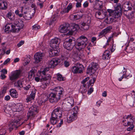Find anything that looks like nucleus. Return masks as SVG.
Wrapping results in <instances>:
<instances>
[{
  "label": "nucleus",
  "mask_w": 135,
  "mask_h": 135,
  "mask_svg": "<svg viewBox=\"0 0 135 135\" xmlns=\"http://www.w3.org/2000/svg\"><path fill=\"white\" fill-rule=\"evenodd\" d=\"M58 48H55L53 49V50L51 49L49 51V53L50 57L56 56L58 55L60 51L59 49L57 50Z\"/></svg>",
  "instance_id": "19"
},
{
  "label": "nucleus",
  "mask_w": 135,
  "mask_h": 135,
  "mask_svg": "<svg viewBox=\"0 0 135 135\" xmlns=\"http://www.w3.org/2000/svg\"><path fill=\"white\" fill-rule=\"evenodd\" d=\"M115 49V46H114V45L113 44L110 50L112 52H113Z\"/></svg>",
  "instance_id": "64"
},
{
  "label": "nucleus",
  "mask_w": 135,
  "mask_h": 135,
  "mask_svg": "<svg viewBox=\"0 0 135 135\" xmlns=\"http://www.w3.org/2000/svg\"><path fill=\"white\" fill-rule=\"evenodd\" d=\"M21 71L20 70H17L13 72L10 76V79L11 80H14L18 78L20 75Z\"/></svg>",
  "instance_id": "14"
},
{
  "label": "nucleus",
  "mask_w": 135,
  "mask_h": 135,
  "mask_svg": "<svg viewBox=\"0 0 135 135\" xmlns=\"http://www.w3.org/2000/svg\"><path fill=\"white\" fill-rule=\"evenodd\" d=\"M48 99V96L46 94L42 95L39 98L37 101V103L39 105H41L44 104Z\"/></svg>",
  "instance_id": "12"
},
{
  "label": "nucleus",
  "mask_w": 135,
  "mask_h": 135,
  "mask_svg": "<svg viewBox=\"0 0 135 135\" xmlns=\"http://www.w3.org/2000/svg\"><path fill=\"white\" fill-rule=\"evenodd\" d=\"M20 121V119H18L17 120H12L11 121V123L9 125V129L11 130L13 129L14 127H15V124L17 123Z\"/></svg>",
  "instance_id": "29"
},
{
  "label": "nucleus",
  "mask_w": 135,
  "mask_h": 135,
  "mask_svg": "<svg viewBox=\"0 0 135 135\" xmlns=\"http://www.w3.org/2000/svg\"><path fill=\"white\" fill-rule=\"evenodd\" d=\"M63 120L62 119H61L60 120V122L59 123V124L57 125L56 127H60L61 126L62 124H63Z\"/></svg>",
  "instance_id": "58"
},
{
  "label": "nucleus",
  "mask_w": 135,
  "mask_h": 135,
  "mask_svg": "<svg viewBox=\"0 0 135 135\" xmlns=\"http://www.w3.org/2000/svg\"><path fill=\"white\" fill-rule=\"evenodd\" d=\"M55 20V18H54L53 20H50V21H48L47 22V24H49L50 25H52L53 23L54 22V21Z\"/></svg>",
  "instance_id": "47"
},
{
  "label": "nucleus",
  "mask_w": 135,
  "mask_h": 135,
  "mask_svg": "<svg viewBox=\"0 0 135 135\" xmlns=\"http://www.w3.org/2000/svg\"><path fill=\"white\" fill-rule=\"evenodd\" d=\"M35 91H32L30 94V96L32 97L34 99L35 96Z\"/></svg>",
  "instance_id": "50"
},
{
  "label": "nucleus",
  "mask_w": 135,
  "mask_h": 135,
  "mask_svg": "<svg viewBox=\"0 0 135 135\" xmlns=\"http://www.w3.org/2000/svg\"><path fill=\"white\" fill-rule=\"evenodd\" d=\"M22 105L20 104H17L16 107L17 111H19L21 110H22Z\"/></svg>",
  "instance_id": "43"
},
{
  "label": "nucleus",
  "mask_w": 135,
  "mask_h": 135,
  "mask_svg": "<svg viewBox=\"0 0 135 135\" xmlns=\"http://www.w3.org/2000/svg\"><path fill=\"white\" fill-rule=\"evenodd\" d=\"M35 71L31 70L29 73L28 76L30 78H32V77H34L35 75Z\"/></svg>",
  "instance_id": "42"
},
{
  "label": "nucleus",
  "mask_w": 135,
  "mask_h": 135,
  "mask_svg": "<svg viewBox=\"0 0 135 135\" xmlns=\"http://www.w3.org/2000/svg\"><path fill=\"white\" fill-rule=\"evenodd\" d=\"M124 78L128 79H129L131 80V82L132 84L134 83V78L133 76H132L131 74H128L127 73H126L125 74H123V76L119 79V81H121Z\"/></svg>",
  "instance_id": "15"
},
{
  "label": "nucleus",
  "mask_w": 135,
  "mask_h": 135,
  "mask_svg": "<svg viewBox=\"0 0 135 135\" xmlns=\"http://www.w3.org/2000/svg\"><path fill=\"white\" fill-rule=\"evenodd\" d=\"M124 14H125L126 16L129 18H132L133 16V13H131L130 15L128 13H124Z\"/></svg>",
  "instance_id": "49"
},
{
  "label": "nucleus",
  "mask_w": 135,
  "mask_h": 135,
  "mask_svg": "<svg viewBox=\"0 0 135 135\" xmlns=\"http://www.w3.org/2000/svg\"><path fill=\"white\" fill-rule=\"evenodd\" d=\"M91 22L90 20H88L86 23L83 22L82 23L81 27L84 30H88L89 27V25Z\"/></svg>",
  "instance_id": "22"
},
{
  "label": "nucleus",
  "mask_w": 135,
  "mask_h": 135,
  "mask_svg": "<svg viewBox=\"0 0 135 135\" xmlns=\"http://www.w3.org/2000/svg\"><path fill=\"white\" fill-rule=\"evenodd\" d=\"M77 118V115L75 113H73L67 118V122L68 123H70L76 120Z\"/></svg>",
  "instance_id": "24"
},
{
  "label": "nucleus",
  "mask_w": 135,
  "mask_h": 135,
  "mask_svg": "<svg viewBox=\"0 0 135 135\" xmlns=\"http://www.w3.org/2000/svg\"><path fill=\"white\" fill-rule=\"evenodd\" d=\"M107 12L109 13V15L112 17L115 20H116L120 17L122 13L121 12L118 11L113 10L111 9H108Z\"/></svg>",
  "instance_id": "6"
},
{
  "label": "nucleus",
  "mask_w": 135,
  "mask_h": 135,
  "mask_svg": "<svg viewBox=\"0 0 135 135\" xmlns=\"http://www.w3.org/2000/svg\"><path fill=\"white\" fill-rule=\"evenodd\" d=\"M70 102H68L66 103L65 106L66 109L67 111H69L71 109L74 104V101L73 98L70 99Z\"/></svg>",
  "instance_id": "20"
},
{
  "label": "nucleus",
  "mask_w": 135,
  "mask_h": 135,
  "mask_svg": "<svg viewBox=\"0 0 135 135\" xmlns=\"http://www.w3.org/2000/svg\"><path fill=\"white\" fill-rule=\"evenodd\" d=\"M84 67L82 65L77 63L76 65L73 67L71 69L72 72L75 74L81 73H83Z\"/></svg>",
  "instance_id": "7"
},
{
  "label": "nucleus",
  "mask_w": 135,
  "mask_h": 135,
  "mask_svg": "<svg viewBox=\"0 0 135 135\" xmlns=\"http://www.w3.org/2000/svg\"><path fill=\"white\" fill-rule=\"evenodd\" d=\"M34 100V99L30 96L28 97L26 99V100L27 102H29L31 101L32 100Z\"/></svg>",
  "instance_id": "53"
},
{
  "label": "nucleus",
  "mask_w": 135,
  "mask_h": 135,
  "mask_svg": "<svg viewBox=\"0 0 135 135\" xmlns=\"http://www.w3.org/2000/svg\"><path fill=\"white\" fill-rule=\"evenodd\" d=\"M72 28L71 29L73 31H74L78 30L79 28V27L78 25L76 24L75 23L73 24L71 26Z\"/></svg>",
  "instance_id": "37"
},
{
  "label": "nucleus",
  "mask_w": 135,
  "mask_h": 135,
  "mask_svg": "<svg viewBox=\"0 0 135 135\" xmlns=\"http://www.w3.org/2000/svg\"><path fill=\"white\" fill-rule=\"evenodd\" d=\"M25 14V15H23V16L25 20H29L32 18V16L31 13H26V14Z\"/></svg>",
  "instance_id": "36"
},
{
  "label": "nucleus",
  "mask_w": 135,
  "mask_h": 135,
  "mask_svg": "<svg viewBox=\"0 0 135 135\" xmlns=\"http://www.w3.org/2000/svg\"><path fill=\"white\" fill-rule=\"evenodd\" d=\"M10 95L13 98H17L18 94L16 90L14 89H11L9 91Z\"/></svg>",
  "instance_id": "25"
},
{
  "label": "nucleus",
  "mask_w": 135,
  "mask_h": 135,
  "mask_svg": "<svg viewBox=\"0 0 135 135\" xmlns=\"http://www.w3.org/2000/svg\"><path fill=\"white\" fill-rule=\"evenodd\" d=\"M12 25L11 24H7L5 26L4 32L7 33H8L10 27H12Z\"/></svg>",
  "instance_id": "38"
},
{
  "label": "nucleus",
  "mask_w": 135,
  "mask_h": 135,
  "mask_svg": "<svg viewBox=\"0 0 135 135\" xmlns=\"http://www.w3.org/2000/svg\"><path fill=\"white\" fill-rule=\"evenodd\" d=\"M81 2H77L76 4V7L77 8L80 7L81 6Z\"/></svg>",
  "instance_id": "63"
},
{
  "label": "nucleus",
  "mask_w": 135,
  "mask_h": 135,
  "mask_svg": "<svg viewBox=\"0 0 135 135\" xmlns=\"http://www.w3.org/2000/svg\"><path fill=\"white\" fill-rule=\"evenodd\" d=\"M21 12L22 13H23L24 14H26L27 11L28 10V7L25 6L21 7Z\"/></svg>",
  "instance_id": "35"
},
{
  "label": "nucleus",
  "mask_w": 135,
  "mask_h": 135,
  "mask_svg": "<svg viewBox=\"0 0 135 135\" xmlns=\"http://www.w3.org/2000/svg\"><path fill=\"white\" fill-rule=\"evenodd\" d=\"M112 29V27L111 26H109L103 30L98 35L99 38H101L104 36L106 34L109 32Z\"/></svg>",
  "instance_id": "16"
},
{
  "label": "nucleus",
  "mask_w": 135,
  "mask_h": 135,
  "mask_svg": "<svg viewBox=\"0 0 135 135\" xmlns=\"http://www.w3.org/2000/svg\"><path fill=\"white\" fill-rule=\"evenodd\" d=\"M45 55L44 53L41 52L35 53L34 56L35 62V63H38L41 61Z\"/></svg>",
  "instance_id": "8"
},
{
  "label": "nucleus",
  "mask_w": 135,
  "mask_h": 135,
  "mask_svg": "<svg viewBox=\"0 0 135 135\" xmlns=\"http://www.w3.org/2000/svg\"><path fill=\"white\" fill-rule=\"evenodd\" d=\"M51 78V76L49 74L46 75L45 77H42L40 79L42 84L41 87L44 89H45L49 84Z\"/></svg>",
  "instance_id": "3"
},
{
  "label": "nucleus",
  "mask_w": 135,
  "mask_h": 135,
  "mask_svg": "<svg viewBox=\"0 0 135 135\" xmlns=\"http://www.w3.org/2000/svg\"><path fill=\"white\" fill-rule=\"evenodd\" d=\"M38 107L34 105L29 108L27 116L28 118L31 119L34 117L35 115L38 112Z\"/></svg>",
  "instance_id": "4"
},
{
  "label": "nucleus",
  "mask_w": 135,
  "mask_h": 135,
  "mask_svg": "<svg viewBox=\"0 0 135 135\" xmlns=\"http://www.w3.org/2000/svg\"><path fill=\"white\" fill-rule=\"evenodd\" d=\"M7 8V3L5 1H2L0 2V9L5 10Z\"/></svg>",
  "instance_id": "31"
},
{
  "label": "nucleus",
  "mask_w": 135,
  "mask_h": 135,
  "mask_svg": "<svg viewBox=\"0 0 135 135\" xmlns=\"http://www.w3.org/2000/svg\"><path fill=\"white\" fill-rule=\"evenodd\" d=\"M89 79V77H88L84 79L83 80H82L81 81V83L83 84H85L86 82Z\"/></svg>",
  "instance_id": "55"
},
{
  "label": "nucleus",
  "mask_w": 135,
  "mask_h": 135,
  "mask_svg": "<svg viewBox=\"0 0 135 135\" xmlns=\"http://www.w3.org/2000/svg\"><path fill=\"white\" fill-rule=\"evenodd\" d=\"M62 110L60 107H57L53 110L51 115L54 117L60 118L62 115Z\"/></svg>",
  "instance_id": "11"
},
{
  "label": "nucleus",
  "mask_w": 135,
  "mask_h": 135,
  "mask_svg": "<svg viewBox=\"0 0 135 135\" xmlns=\"http://www.w3.org/2000/svg\"><path fill=\"white\" fill-rule=\"evenodd\" d=\"M69 28V26L68 24L61 25L59 28V31L61 33H65L68 30Z\"/></svg>",
  "instance_id": "17"
},
{
  "label": "nucleus",
  "mask_w": 135,
  "mask_h": 135,
  "mask_svg": "<svg viewBox=\"0 0 135 135\" xmlns=\"http://www.w3.org/2000/svg\"><path fill=\"white\" fill-rule=\"evenodd\" d=\"M12 13L10 12H9L6 15L7 17L9 19H11V16Z\"/></svg>",
  "instance_id": "52"
},
{
  "label": "nucleus",
  "mask_w": 135,
  "mask_h": 135,
  "mask_svg": "<svg viewBox=\"0 0 135 135\" xmlns=\"http://www.w3.org/2000/svg\"><path fill=\"white\" fill-rule=\"evenodd\" d=\"M23 82L24 81L22 80H18L17 82L14 83V86L16 87L18 89L20 90L21 88L23 87Z\"/></svg>",
  "instance_id": "23"
},
{
  "label": "nucleus",
  "mask_w": 135,
  "mask_h": 135,
  "mask_svg": "<svg viewBox=\"0 0 135 135\" xmlns=\"http://www.w3.org/2000/svg\"><path fill=\"white\" fill-rule=\"evenodd\" d=\"M59 60L57 58L53 59L49 62V65H51V67H54L57 65L59 62Z\"/></svg>",
  "instance_id": "21"
},
{
  "label": "nucleus",
  "mask_w": 135,
  "mask_h": 135,
  "mask_svg": "<svg viewBox=\"0 0 135 135\" xmlns=\"http://www.w3.org/2000/svg\"><path fill=\"white\" fill-rule=\"evenodd\" d=\"M72 3H70L68 5L67 8L69 10V11L72 8Z\"/></svg>",
  "instance_id": "60"
},
{
  "label": "nucleus",
  "mask_w": 135,
  "mask_h": 135,
  "mask_svg": "<svg viewBox=\"0 0 135 135\" xmlns=\"http://www.w3.org/2000/svg\"><path fill=\"white\" fill-rule=\"evenodd\" d=\"M23 87L25 90H28L29 88H31V85L30 84H28L26 86H23Z\"/></svg>",
  "instance_id": "57"
},
{
  "label": "nucleus",
  "mask_w": 135,
  "mask_h": 135,
  "mask_svg": "<svg viewBox=\"0 0 135 135\" xmlns=\"http://www.w3.org/2000/svg\"><path fill=\"white\" fill-rule=\"evenodd\" d=\"M15 24L20 29L23 28L24 26L23 21L20 20H16Z\"/></svg>",
  "instance_id": "26"
},
{
  "label": "nucleus",
  "mask_w": 135,
  "mask_h": 135,
  "mask_svg": "<svg viewBox=\"0 0 135 135\" xmlns=\"http://www.w3.org/2000/svg\"><path fill=\"white\" fill-rule=\"evenodd\" d=\"M69 12V10L66 8L64 9L63 10L60 12V13L61 14H63L64 13H68Z\"/></svg>",
  "instance_id": "46"
},
{
  "label": "nucleus",
  "mask_w": 135,
  "mask_h": 135,
  "mask_svg": "<svg viewBox=\"0 0 135 135\" xmlns=\"http://www.w3.org/2000/svg\"><path fill=\"white\" fill-rule=\"evenodd\" d=\"M110 52L108 50H106L104 52L102 56V58L103 59L105 60L109 59L110 58Z\"/></svg>",
  "instance_id": "28"
},
{
  "label": "nucleus",
  "mask_w": 135,
  "mask_h": 135,
  "mask_svg": "<svg viewBox=\"0 0 135 135\" xmlns=\"http://www.w3.org/2000/svg\"><path fill=\"white\" fill-rule=\"evenodd\" d=\"M116 9V11L119 10V11H120L121 10V6L120 4H118L117 6Z\"/></svg>",
  "instance_id": "51"
},
{
  "label": "nucleus",
  "mask_w": 135,
  "mask_h": 135,
  "mask_svg": "<svg viewBox=\"0 0 135 135\" xmlns=\"http://www.w3.org/2000/svg\"><path fill=\"white\" fill-rule=\"evenodd\" d=\"M20 29L16 25H12V29L11 30L14 32H18Z\"/></svg>",
  "instance_id": "33"
},
{
  "label": "nucleus",
  "mask_w": 135,
  "mask_h": 135,
  "mask_svg": "<svg viewBox=\"0 0 135 135\" xmlns=\"http://www.w3.org/2000/svg\"><path fill=\"white\" fill-rule=\"evenodd\" d=\"M130 3L129 2H126L124 4L123 7H125V10L128 11L131 10L132 9L131 7L129 6Z\"/></svg>",
  "instance_id": "34"
},
{
  "label": "nucleus",
  "mask_w": 135,
  "mask_h": 135,
  "mask_svg": "<svg viewBox=\"0 0 135 135\" xmlns=\"http://www.w3.org/2000/svg\"><path fill=\"white\" fill-rule=\"evenodd\" d=\"M73 16L74 20H76L81 18L83 16V15L82 14H78L76 15H73Z\"/></svg>",
  "instance_id": "40"
},
{
  "label": "nucleus",
  "mask_w": 135,
  "mask_h": 135,
  "mask_svg": "<svg viewBox=\"0 0 135 135\" xmlns=\"http://www.w3.org/2000/svg\"><path fill=\"white\" fill-rule=\"evenodd\" d=\"M93 4V6L95 8L98 9L101 11V8L103 7V2L102 1H100L98 2H94Z\"/></svg>",
  "instance_id": "18"
},
{
  "label": "nucleus",
  "mask_w": 135,
  "mask_h": 135,
  "mask_svg": "<svg viewBox=\"0 0 135 135\" xmlns=\"http://www.w3.org/2000/svg\"><path fill=\"white\" fill-rule=\"evenodd\" d=\"M6 77V76L4 74H1L0 76V78L2 80L5 79Z\"/></svg>",
  "instance_id": "61"
},
{
  "label": "nucleus",
  "mask_w": 135,
  "mask_h": 135,
  "mask_svg": "<svg viewBox=\"0 0 135 135\" xmlns=\"http://www.w3.org/2000/svg\"><path fill=\"white\" fill-rule=\"evenodd\" d=\"M60 42V39L59 38H55L51 40L50 46L53 49H54L55 48H58V45Z\"/></svg>",
  "instance_id": "10"
},
{
  "label": "nucleus",
  "mask_w": 135,
  "mask_h": 135,
  "mask_svg": "<svg viewBox=\"0 0 135 135\" xmlns=\"http://www.w3.org/2000/svg\"><path fill=\"white\" fill-rule=\"evenodd\" d=\"M73 110L74 113H75L77 115V113L78 111V108L77 106H76L73 108Z\"/></svg>",
  "instance_id": "45"
},
{
  "label": "nucleus",
  "mask_w": 135,
  "mask_h": 135,
  "mask_svg": "<svg viewBox=\"0 0 135 135\" xmlns=\"http://www.w3.org/2000/svg\"><path fill=\"white\" fill-rule=\"evenodd\" d=\"M134 121V118L130 114L126 117V119L123 120L122 122L124 126H128L133 124Z\"/></svg>",
  "instance_id": "5"
},
{
  "label": "nucleus",
  "mask_w": 135,
  "mask_h": 135,
  "mask_svg": "<svg viewBox=\"0 0 135 135\" xmlns=\"http://www.w3.org/2000/svg\"><path fill=\"white\" fill-rule=\"evenodd\" d=\"M95 78H93L92 79H91L89 80V83L91 84H93L95 81Z\"/></svg>",
  "instance_id": "62"
},
{
  "label": "nucleus",
  "mask_w": 135,
  "mask_h": 135,
  "mask_svg": "<svg viewBox=\"0 0 135 135\" xmlns=\"http://www.w3.org/2000/svg\"><path fill=\"white\" fill-rule=\"evenodd\" d=\"M101 14H102L100 12L98 11L96 12L95 15L97 17H98V18L101 19L102 18L98 17L99 16H100Z\"/></svg>",
  "instance_id": "54"
},
{
  "label": "nucleus",
  "mask_w": 135,
  "mask_h": 135,
  "mask_svg": "<svg viewBox=\"0 0 135 135\" xmlns=\"http://www.w3.org/2000/svg\"><path fill=\"white\" fill-rule=\"evenodd\" d=\"M40 28V26L37 24L35 25L32 26V29L35 30H37Z\"/></svg>",
  "instance_id": "44"
},
{
  "label": "nucleus",
  "mask_w": 135,
  "mask_h": 135,
  "mask_svg": "<svg viewBox=\"0 0 135 135\" xmlns=\"http://www.w3.org/2000/svg\"><path fill=\"white\" fill-rule=\"evenodd\" d=\"M130 126L127 128V130L128 131H131L132 130L134 127V126L132 124L130 125Z\"/></svg>",
  "instance_id": "48"
},
{
  "label": "nucleus",
  "mask_w": 135,
  "mask_h": 135,
  "mask_svg": "<svg viewBox=\"0 0 135 135\" xmlns=\"http://www.w3.org/2000/svg\"><path fill=\"white\" fill-rule=\"evenodd\" d=\"M134 42L131 43L130 45V47L132 50H134L135 49V36H133V37L130 38L129 41V42Z\"/></svg>",
  "instance_id": "27"
},
{
  "label": "nucleus",
  "mask_w": 135,
  "mask_h": 135,
  "mask_svg": "<svg viewBox=\"0 0 135 135\" xmlns=\"http://www.w3.org/2000/svg\"><path fill=\"white\" fill-rule=\"evenodd\" d=\"M93 91V88H90L88 90V93L89 95H90Z\"/></svg>",
  "instance_id": "59"
},
{
  "label": "nucleus",
  "mask_w": 135,
  "mask_h": 135,
  "mask_svg": "<svg viewBox=\"0 0 135 135\" xmlns=\"http://www.w3.org/2000/svg\"><path fill=\"white\" fill-rule=\"evenodd\" d=\"M88 42L87 38L81 36L77 39L76 41L70 38H67L63 43L64 47L68 50H71L75 46L77 50H81L84 49Z\"/></svg>",
  "instance_id": "1"
},
{
  "label": "nucleus",
  "mask_w": 135,
  "mask_h": 135,
  "mask_svg": "<svg viewBox=\"0 0 135 135\" xmlns=\"http://www.w3.org/2000/svg\"><path fill=\"white\" fill-rule=\"evenodd\" d=\"M106 20L108 21L109 23H112L113 22H115L116 21V20H115L114 18H113L112 17L109 16V17L107 18H106Z\"/></svg>",
  "instance_id": "41"
},
{
  "label": "nucleus",
  "mask_w": 135,
  "mask_h": 135,
  "mask_svg": "<svg viewBox=\"0 0 135 135\" xmlns=\"http://www.w3.org/2000/svg\"><path fill=\"white\" fill-rule=\"evenodd\" d=\"M7 90L6 87H4L2 88L1 91L0 92V98L3 97L6 93Z\"/></svg>",
  "instance_id": "32"
},
{
  "label": "nucleus",
  "mask_w": 135,
  "mask_h": 135,
  "mask_svg": "<svg viewBox=\"0 0 135 135\" xmlns=\"http://www.w3.org/2000/svg\"><path fill=\"white\" fill-rule=\"evenodd\" d=\"M59 118L54 117L53 115H51V118L50 119V122L52 125H55L58 123L59 121Z\"/></svg>",
  "instance_id": "30"
},
{
  "label": "nucleus",
  "mask_w": 135,
  "mask_h": 135,
  "mask_svg": "<svg viewBox=\"0 0 135 135\" xmlns=\"http://www.w3.org/2000/svg\"><path fill=\"white\" fill-rule=\"evenodd\" d=\"M98 67L99 66L97 63L92 62L91 64V66L88 68L86 73L87 74L94 73L97 69Z\"/></svg>",
  "instance_id": "9"
},
{
  "label": "nucleus",
  "mask_w": 135,
  "mask_h": 135,
  "mask_svg": "<svg viewBox=\"0 0 135 135\" xmlns=\"http://www.w3.org/2000/svg\"><path fill=\"white\" fill-rule=\"evenodd\" d=\"M57 79L59 81H62L65 80L64 78L62 77V75L59 73L57 74Z\"/></svg>",
  "instance_id": "39"
},
{
  "label": "nucleus",
  "mask_w": 135,
  "mask_h": 135,
  "mask_svg": "<svg viewBox=\"0 0 135 135\" xmlns=\"http://www.w3.org/2000/svg\"><path fill=\"white\" fill-rule=\"evenodd\" d=\"M78 50V51H76L74 49L72 52L73 57L74 59L77 60H79L81 59L82 55V54L80 52V50Z\"/></svg>",
  "instance_id": "13"
},
{
  "label": "nucleus",
  "mask_w": 135,
  "mask_h": 135,
  "mask_svg": "<svg viewBox=\"0 0 135 135\" xmlns=\"http://www.w3.org/2000/svg\"><path fill=\"white\" fill-rule=\"evenodd\" d=\"M53 90L54 91L49 94L48 99L51 103H56L62 96L64 90L60 86L54 88Z\"/></svg>",
  "instance_id": "2"
},
{
  "label": "nucleus",
  "mask_w": 135,
  "mask_h": 135,
  "mask_svg": "<svg viewBox=\"0 0 135 135\" xmlns=\"http://www.w3.org/2000/svg\"><path fill=\"white\" fill-rule=\"evenodd\" d=\"M64 66L66 67H68L69 65V62L66 61H64Z\"/></svg>",
  "instance_id": "56"
}]
</instances>
